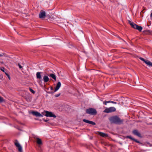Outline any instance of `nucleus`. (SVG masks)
<instances>
[{
  "label": "nucleus",
  "mask_w": 152,
  "mask_h": 152,
  "mask_svg": "<svg viewBox=\"0 0 152 152\" xmlns=\"http://www.w3.org/2000/svg\"><path fill=\"white\" fill-rule=\"evenodd\" d=\"M5 74L6 75H7V76H8V75H9L6 72L5 73Z\"/></svg>",
  "instance_id": "nucleus-29"
},
{
  "label": "nucleus",
  "mask_w": 152,
  "mask_h": 152,
  "mask_svg": "<svg viewBox=\"0 0 152 152\" xmlns=\"http://www.w3.org/2000/svg\"><path fill=\"white\" fill-rule=\"evenodd\" d=\"M7 77H8V78H9V79H10V76H9V75H8V76H7Z\"/></svg>",
  "instance_id": "nucleus-30"
},
{
  "label": "nucleus",
  "mask_w": 152,
  "mask_h": 152,
  "mask_svg": "<svg viewBox=\"0 0 152 152\" xmlns=\"http://www.w3.org/2000/svg\"><path fill=\"white\" fill-rule=\"evenodd\" d=\"M31 113L37 117H42V115L39 113L37 111H32Z\"/></svg>",
  "instance_id": "nucleus-8"
},
{
  "label": "nucleus",
  "mask_w": 152,
  "mask_h": 152,
  "mask_svg": "<svg viewBox=\"0 0 152 152\" xmlns=\"http://www.w3.org/2000/svg\"><path fill=\"white\" fill-rule=\"evenodd\" d=\"M48 121V120H45V121L46 122H47V121Z\"/></svg>",
  "instance_id": "nucleus-33"
},
{
  "label": "nucleus",
  "mask_w": 152,
  "mask_h": 152,
  "mask_svg": "<svg viewBox=\"0 0 152 152\" xmlns=\"http://www.w3.org/2000/svg\"><path fill=\"white\" fill-rule=\"evenodd\" d=\"M129 23L132 27L140 31H141L142 30V28L141 26H139L130 21H129Z\"/></svg>",
  "instance_id": "nucleus-3"
},
{
  "label": "nucleus",
  "mask_w": 152,
  "mask_h": 152,
  "mask_svg": "<svg viewBox=\"0 0 152 152\" xmlns=\"http://www.w3.org/2000/svg\"><path fill=\"white\" fill-rule=\"evenodd\" d=\"M127 137L128 138L132 140H133V139H132V138L130 136H127Z\"/></svg>",
  "instance_id": "nucleus-23"
},
{
  "label": "nucleus",
  "mask_w": 152,
  "mask_h": 152,
  "mask_svg": "<svg viewBox=\"0 0 152 152\" xmlns=\"http://www.w3.org/2000/svg\"><path fill=\"white\" fill-rule=\"evenodd\" d=\"M115 108L113 107H111L109 108H107L104 110V113H108L114 112L116 111Z\"/></svg>",
  "instance_id": "nucleus-4"
},
{
  "label": "nucleus",
  "mask_w": 152,
  "mask_h": 152,
  "mask_svg": "<svg viewBox=\"0 0 152 152\" xmlns=\"http://www.w3.org/2000/svg\"><path fill=\"white\" fill-rule=\"evenodd\" d=\"M103 103L105 105H107V101H104L103 102Z\"/></svg>",
  "instance_id": "nucleus-25"
},
{
  "label": "nucleus",
  "mask_w": 152,
  "mask_h": 152,
  "mask_svg": "<svg viewBox=\"0 0 152 152\" xmlns=\"http://www.w3.org/2000/svg\"><path fill=\"white\" fill-rule=\"evenodd\" d=\"M133 133L134 135H135L139 137H141L140 133L136 130H134Z\"/></svg>",
  "instance_id": "nucleus-11"
},
{
  "label": "nucleus",
  "mask_w": 152,
  "mask_h": 152,
  "mask_svg": "<svg viewBox=\"0 0 152 152\" xmlns=\"http://www.w3.org/2000/svg\"><path fill=\"white\" fill-rule=\"evenodd\" d=\"M150 16L151 17H152V12L151 13V14Z\"/></svg>",
  "instance_id": "nucleus-32"
},
{
  "label": "nucleus",
  "mask_w": 152,
  "mask_h": 152,
  "mask_svg": "<svg viewBox=\"0 0 152 152\" xmlns=\"http://www.w3.org/2000/svg\"><path fill=\"white\" fill-rule=\"evenodd\" d=\"M4 69H5V68L4 67H2L0 69L2 71H3V72H4Z\"/></svg>",
  "instance_id": "nucleus-20"
},
{
  "label": "nucleus",
  "mask_w": 152,
  "mask_h": 152,
  "mask_svg": "<svg viewBox=\"0 0 152 152\" xmlns=\"http://www.w3.org/2000/svg\"><path fill=\"white\" fill-rule=\"evenodd\" d=\"M4 55V53H2V54H0V57L2 56H3Z\"/></svg>",
  "instance_id": "nucleus-27"
},
{
  "label": "nucleus",
  "mask_w": 152,
  "mask_h": 152,
  "mask_svg": "<svg viewBox=\"0 0 152 152\" xmlns=\"http://www.w3.org/2000/svg\"><path fill=\"white\" fill-rule=\"evenodd\" d=\"M109 120L111 123L116 124H121L123 123V119H121L117 115L112 116L109 118Z\"/></svg>",
  "instance_id": "nucleus-1"
},
{
  "label": "nucleus",
  "mask_w": 152,
  "mask_h": 152,
  "mask_svg": "<svg viewBox=\"0 0 152 152\" xmlns=\"http://www.w3.org/2000/svg\"><path fill=\"white\" fill-rule=\"evenodd\" d=\"M37 143L39 145H41L42 142L41 139L38 137H37L36 139Z\"/></svg>",
  "instance_id": "nucleus-14"
},
{
  "label": "nucleus",
  "mask_w": 152,
  "mask_h": 152,
  "mask_svg": "<svg viewBox=\"0 0 152 152\" xmlns=\"http://www.w3.org/2000/svg\"><path fill=\"white\" fill-rule=\"evenodd\" d=\"M83 121L86 123L91 124L93 125H95L96 124L95 122L92 121H89L86 119H83Z\"/></svg>",
  "instance_id": "nucleus-9"
},
{
  "label": "nucleus",
  "mask_w": 152,
  "mask_h": 152,
  "mask_svg": "<svg viewBox=\"0 0 152 152\" xmlns=\"http://www.w3.org/2000/svg\"><path fill=\"white\" fill-rule=\"evenodd\" d=\"M29 90L33 94H34L35 93V91L33 90L32 88H29Z\"/></svg>",
  "instance_id": "nucleus-18"
},
{
  "label": "nucleus",
  "mask_w": 152,
  "mask_h": 152,
  "mask_svg": "<svg viewBox=\"0 0 152 152\" xmlns=\"http://www.w3.org/2000/svg\"><path fill=\"white\" fill-rule=\"evenodd\" d=\"M98 134L100 136L103 137H107L108 136L107 134L101 132H99Z\"/></svg>",
  "instance_id": "nucleus-12"
},
{
  "label": "nucleus",
  "mask_w": 152,
  "mask_h": 152,
  "mask_svg": "<svg viewBox=\"0 0 152 152\" xmlns=\"http://www.w3.org/2000/svg\"><path fill=\"white\" fill-rule=\"evenodd\" d=\"M111 103H113V104H117L116 102H113V101H111Z\"/></svg>",
  "instance_id": "nucleus-26"
},
{
  "label": "nucleus",
  "mask_w": 152,
  "mask_h": 152,
  "mask_svg": "<svg viewBox=\"0 0 152 152\" xmlns=\"http://www.w3.org/2000/svg\"><path fill=\"white\" fill-rule=\"evenodd\" d=\"M48 76L51 77L54 80L56 81V75L53 74H50V75H48Z\"/></svg>",
  "instance_id": "nucleus-16"
},
{
  "label": "nucleus",
  "mask_w": 152,
  "mask_h": 152,
  "mask_svg": "<svg viewBox=\"0 0 152 152\" xmlns=\"http://www.w3.org/2000/svg\"><path fill=\"white\" fill-rule=\"evenodd\" d=\"M86 113L91 115H95L97 113V112L95 109L89 108L86 110Z\"/></svg>",
  "instance_id": "nucleus-2"
},
{
  "label": "nucleus",
  "mask_w": 152,
  "mask_h": 152,
  "mask_svg": "<svg viewBox=\"0 0 152 152\" xmlns=\"http://www.w3.org/2000/svg\"><path fill=\"white\" fill-rule=\"evenodd\" d=\"M50 89L51 90H53V87H51L50 88Z\"/></svg>",
  "instance_id": "nucleus-31"
},
{
  "label": "nucleus",
  "mask_w": 152,
  "mask_h": 152,
  "mask_svg": "<svg viewBox=\"0 0 152 152\" xmlns=\"http://www.w3.org/2000/svg\"><path fill=\"white\" fill-rule=\"evenodd\" d=\"M41 72H38L36 73L37 78L38 79H40L42 78V77L41 75Z\"/></svg>",
  "instance_id": "nucleus-15"
},
{
  "label": "nucleus",
  "mask_w": 152,
  "mask_h": 152,
  "mask_svg": "<svg viewBox=\"0 0 152 152\" xmlns=\"http://www.w3.org/2000/svg\"><path fill=\"white\" fill-rule=\"evenodd\" d=\"M111 101H107V103H111Z\"/></svg>",
  "instance_id": "nucleus-28"
},
{
  "label": "nucleus",
  "mask_w": 152,
  "mask_h": 152,
  "mask_svg": "<svg viewBox=\"0 0 152 152\" xmlns=\"http://www.w3.org/2000/svg\"><path fill=\"white\" fill-rule=\"evenodd\" d=\"M140 59L142 61H143L145 63V61H146V60H145L143 58H141V57H140Z\"/></svg>",
  "instance_id": "nucleus-19"
},
{
  "label": "nucleus",
  "mask_w": 152,
  "mask_h": 152,
  "mask_svg": "<svg viewBox=\"0 0 152 152\" xmlns=\"http://www.w3.org/2000/svg\"><path fill=\"white\" fill-rule=\"evenodd\" d=\"M60 93L58 94H56L55 95V96L56 97H58L59 96H60Z\"/></svg>",
  "instance_id": "nucleus-22"
},
{
  "label": "nucleus",
  "mask_w": 152,
  "mask_h": 152,
  "mask_svg": "<svg viewBox=\"0 0 152 152\" xmlns=\"http://www.w3.org/2000/svg\"><path fill=\"white\" fill-rule=\"evenodd\" d=\"M45 115L47 117H53L54 118L56 117V116L51 112L46 111H45Z\"/></svg>",
  "instance_id": "nucleus-5"
},
{
  "label": "nucleus",
  "mask_w": 152,
  "mask_h": 152,
  "mask_svg": "<svg viewBox=\"0 0 152 152\" xmlns=\"http://www.w3.org/2000/svg\"><path fill=\"white\" fill-rule=\"evenodd\" d=\"M15 145L16 147L18 148V151L21 152L22 151V147L20 145V144L18 142V141L17 140H15Z\"/></svg>",
  "instance_id": "nucleus-6"
},
{
  "label": "nucleus",
  "mask_w": 152,
  "mask_h": 152,
  "mask_svg": "<svg viewBox=\"0 0 152 152\" xmlns=\"http://www.w3.org/2000/svg\"><path fill=\"white\" fill-rule=\"evenodd\" d=\"M18 66H19L20 69H21L22 68V66L19 64H18Z\"/></svg>",
  "instance_id": "nucleus-24"
},
{
  "label": "nucleus",
  "mask_w": 152,
  "mask_h": 152,
  "mask_svg": "<svg viewBox=\"0 0 152 152\" xmlns=\"http://www.w3.org/2000/svg\"><path fill=\"white\" fill-rule=\"evenodd\" d=\"M45 16V11H41L39 14V17L40 18H44Z\"/></svg>",
  "instance_id": "nucleus-7"
},
{
  "label": "nucleus",
  "mask_w": 152,
  "mask_h": 152,
  "mask_svg": "<svg viewBox=\"0 0 152 152\" xmlns=\"http://www.w3.org/2000/svg\"><path fill=\"white\" fill-rule=\"evenodd\" d=\"M61 83L60 82H59L58 83L55 89L54 92L56 91L59 89L61 86Z\"/></svg>",
  "instance_id": "nucleus-10"
},
{
  "label": "nucleus",
  "mask_w": 152,
  "mask_h": 152,
  "mask_svg": "<svg viewBox=\"0 0 152 152\" xmlns=\"http://www.w3.org/2000/svg\"><path fill=\"white\" fill-rule=\"evenodd\" d=\"M3 101V99L1 97H0V103L2 102Z\"/></svg>",
  "instance_id": "nucleus-21"
},
{
  "label": "nucleus",
  "mask_w": 152,
  "mask_h": 152,
  "mask_svg": "<svg viewBox=\"0 0 152 152\" xmlns=\"http://www.w3.org/2000/svg\"><path fill=\"white\" fill-rule=\"evenodd\" d=\"M145 63L148 66H152V63L150 61L148 60H146V61H145Z\"/></svg>",
  "instance_id": "nucleus-17"
},
{
  "label": "nucleus",
  "mask_w": 152,
  "mask_h": 152,
  "mask_svg": "<svg viewBox=\"0 0 152 152\" xmlns=\"http://www.w3.org/2000/svg\"><path fill=\"white\" fill-rule=\"evenodd\" d=\"M49 78L48 76L44 75L43 77V80L45 83H47L49 81Z\"/></svg>",
  "instance_id": "nucleus-13"
}]
</instances>
